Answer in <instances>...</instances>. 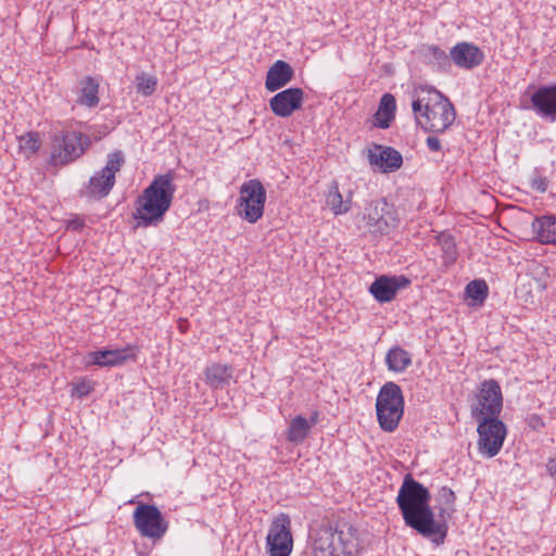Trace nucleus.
I'll use <instances>...</instances> for the list:
<instances>
[{
	"mask_svg": "<svg viewBox=\"0 0 556 556\" xmlns=\"http://www.w3.org/2000/svg\"><path fill=\"white\" fill-rule=\"evenodd\" d=\"M427 102V100L425 98L422 99H416L413 101L412 103V109H413V112L414 114L416 115V118L418 119V114L421 116L424 110H425V104L424 102Z\"/></svg>",
	"mask_w": 556,
	"mask_h": 556,
	"instance_id": "obj_35",
	"label": "nucleus"
},
{
	"mask_svg": "<svg viewBox=\"0 0 556 556\" xmlns=\"http://www.w3.org/2000/svg\"><path fill=\"white\" fill-rule=\"evenodd\" d=\"M376 414L380 428L393 432L404 414V395L395 382H386L376 399Z\"/></svg>",
	"mask_w": 556,
	"mask_h": 556,
	"instance_id": "obj_4",
	"label": "nucleus"
},
{
	"mask_svg": "<svg viewBox=\"0 0 556 556\" xmlns=\"http://www.w3.org/2000/svg\"><path fill=\"white\" fill-rule=\"evenodd\" d=\"M439 498L444 507L440 508V518L437 519L430 506L429 490L410 475L404 477L396 496V504L405 525L422 536L431 539L437 545L443 544L447 534V525L441 518L446 510H454L456 495L450 488L443 486L439 491Z\"/></svg>",
	"mask_w": 556,
	"mask_h": 556,
	"instance_id": "obj_1",
	"label": "nucleus"
},
{
	"mask_svg": "<svg viewBox=\"0 0 556 556\" xmlns=\"http://www.w3.org/2000/svg\"><path fill=\"white\" fill-rule=\"evenodd\" d=\"M239 215L247 222L256 223L264 213L266 190L258 179H250L240 187Z\"/></svg>",
	"mask_w": 556,
	"mask_h": 556,
	"instance_id": "obj_8",
	"label": "nucleus"
},
{
	"mask_svg": "<svg viewBox=\"0 0 556 556\" xmlns=\"http://www.w3.org/2000/svg\"><path fill=\"white\" fill-rule=\"evenodd\" d=\"M269 556H289L293 540L291 534V520L287 514H280L270 525L266 538Z\"/></svg>",
	"mask_w": 556,
	"mask_h": 556,
	"instance_id": "obj_11",
	"label": "nucleus"
},
{
	"mask_svg": "<svg viewBox=\"0 0 556 556\" xmlns=\"http://www.w3.org/2000/svg\"><path fill=\"white\" fill-rule=\"evenodd\" d=\"M156 86L157 78L153 75L141 73L136 76L137 92L144 97L151 96L156 90Z\"/></svg>",
	"mask_w": 556,
	"mask_h": 556,
	"instance_id": "obj_28",
	"label": "nucleus"
},
{
	"mask_svg": "<svg viewBox=\"0 0 556 556\" xmlns=\"http://www.w3.org/2000/svg\"><path fill=\"white\" fill-rule=\"evenodd\" d=\"M90 144V137L81 131L72 129L55 131L51 136L50 164L68 165L84 155Z\"/></svg>",
	"mask_w": 556,
	"mask_h": 556,
	"instance_id": "obj_3",
	"label": "nucleus"
},
{
	"mask_svg": "<svg viewBox=\"0 0 556 556\" xmlns=\"http://www.w3.org/2000/svg\"><path fill=\"white\" fill-rule=\"evenodd\" d=\"M424 55L429 64L444 66L448 62L450 55L445 53L439 46H428L424 49Z\"/></svg>",
	"mask_w": 556,
	"mask_h": 556,
	"instance_id": "obj_30",
	"label": "nucleus"
},
{
	"mask_svg": "<svg viewBox=\"0 0 556 556\" xmlns=\"http://www.w3.org/2000/svg\"><path fill=\"white\" fill-rule=\"evenodd\" d=\"M427 148L432 152H440L442 150L441 140L437 136H428L426 139Z\"/></svg>",
	"mask_w": 556,
	"mask_h": 556,
	"instance_id": "obj_34",
	"label": "nucleus"
},
{
	"mask_svg": "<svg viewBox=\"0 0 556 556\" xmlns=\"http://www.w3.org/2000/svg\"><path fill=\"white\" fill-rule=\"evenodd\" d=\"M534 238L542 244H556V217L543 215L535 217L531 224Z\"/></svg>",
	"mask_w": 556,
	"mask_h": 556,
	"instance_id": "obj_20",
	"label": "nucleus"
},
{
	"mask_svg": "<svg viewBox=\"0 0 556 556\" xmlns=\"http://www.w3.org/2000/svg\"><path fill=\"white\" fill-rule=\"evenodd\" d=\"M478 421V450L486 457L496 456L506 438V426L498 417H481Z\"/></svg>",
	"mask_w": 556,
	"mask_h": 556,
	"instance_id": "obj_10",
	"label": "nucleus"
},
{
	"mask_svg": "<svg viewBox=\"0 0 556 556\" xmlns=\"http://www.w3.org/2000/svg\"><path fill=\"white\" fill-rule=\"evenodd\" d=\"M20 146L25 152L30 154L36 153L40 146V138L38 132H27L26 135L20 138Z\"/></svg>",
	"mask_w": 556,
	"mask_h": 556,
	"instance_id": "obj_31",
	"label": "nucleus"
},
{
	"mask_svg": "<svg viewBox=\"0 0 556 556\" xmlns=\"http://www.w3.org/2000/svg\"><path fill=\"white\" fill-rule=\"evenodd\" d=\"M503 408V395L498 382L494 379L481 382L475 402L471 404V417H498Z\"/></svg>",
	"mask_w": 556,
	"mask_h": 556,
	"instance_id": "obj_9",
	"label": "nucleus"
},
{
	"mask_svg": "<svg viewBox=\"0 0 556 556\" xmlns=\"http://www.w3.org/2000/svg\"><path fill=\"white\" fill-rule=\"evenodd\" d=\"M303 100V89L291 87L276 93L269 100V108L276 116L286 118L302 108Z\"/></svg>",
	"mask_w": 556,
	"mask_h": 556,
	"instance_id": "obj_13",
	"label": "nucleus"
},
{
	"mask_svg": "<svg viewBox=\"0 0 556 556\" xmlns=\"http://www.w3.org/2000/svg\"><path fill=\"white\" fill-rule=\"evenodd\" d=\"M294 77L292 66L282 60L276 61L267 71L265 88L275 92L287 86Z\"/></svg>",
	"mask_w": 556,
	"mask_h": 556,
	"instance_id": "obj_17",
	"label": "nucleus"
},
{
	"mask_svg": "<svg viewBox=\"0 0 556 556\" xmlns=\"http://www.w3.org/2000/svg\"><path fill=\"white\" fill-rule=\"evenodd\" d=\"M90 391L91 387L86 382L79 383L73 389L74 394H78L80 397L88 395Z\"/></svg>",
	"mask_w": 556,
	"mask_h": 556,
	"instance_id": "obj_36",
	"label": "nucleus"
},
{
	"mask_svg": "<svg viewBox=\"0 0 556 556\" xmlns=\"http://www.w3.org/2000/svg\"><path fill=\"white\" fill-rule=\"evenodd\" d=\"M396 101L393 94L384 93L379 102L378 110L375 114L376 126L381 129L390 127L391 122L395 117Z\"/></svg>",
	"mask_w": 556,
	"mask_h": 556,
	"instance_id": "obj_23",
	"label": "nucleus"
},
{
	"mask_svg": "<svg viewBox=\"0 0 556 556\" xmlns=\"http://www.w3.org/2000/svg\"><path fill=\"white\" fill-rule=\"evenodd\" d=\"M88 363L100 367H113L122 365L130 355L127 349L99 350L88 354Z\"/></svg>",
	"mask_w": 556,
	"mask_h": 556,
	"instance_id": "obj_21",
	"label": "nucleus"
},
{
	"mask_svg": "<svg viewBox=\"0 0 556 556\" xmlns=\"http://www.w3.org/2000/svg\"><path fill=\"white\" fill-rule=\"evenodd\" d=\"M369 163L377 166L383 173H390L399 169L403 164L402 154L391 147L374 144L368 150Z\"/></svg>",
	"mask_w": 556,
	"mask_h": 556,
	"instance_id": "obj_15",
	"label": "nucleus"
},
{
	"mask_svg": "<svg viewBox=\"0 0 556 556\" xmlns=\"http://www.w3.org/2000/svg\"><path fill=\"white\" fill-rule=\"evenodd\" d=\"M450 58L456 66L471 70L482 63L484 54L473 43L458 42L451 49Z\"/></svg>",
	"mask_w": 556,
	"mask_h": 556,
	"instance_id": "obj_16",
	"label": "nucleus"
},
{
	"mask_svg": "<svg viewBox=\"0 0 556 556\" xmlns=\"http://www.w3.org/2000/svg\"><path fill=\"white\" fill-rule=\"evenodd\" d=\"M422 91H427L428 99L421 114L425 122H419L421 127L431 132L445 131L455 121L454 105L447 97L434 88L422 89Z\"/></svg>",
	"mask_w": 556,
	"mask_h": 556,
	"instance_id": "obj_5",
	"label": "nucleus"
},
{
	"mask_svg": "<svg viewBox=\"0 0 556 556\" xmlns=\"http://www.w3.org/2000/svg\"><path fill=\"white\" fill-rule=\"evenodd\" d=\"M534 109L543 116L556 121V84L540 87L531 97Z\"/></svg>",
	"mask_w": 556,
	"mask_h": 556,
	"instance_id": "obj_18",
	"label": "nucleus"
},
{
	"mask_svg": "<svg viewBox=\"0 0 556 556\" xmlns=\"http://www.w3.org/2000/svg\"><path fill=\"white\" fill-rule=\"evenodd\" d=\"M309 428L311 426L304 417L296 416L289 426L288 440L293 443L303 442L308 434Z\"/></svg>",
	"mask_w": 556,
	"mask_h": 556,
	"instance_id": "obj_27",
	"label": "nucleus"
},
{
	"mask_svg": "<svg viewBox=\"0 0 556 556\" xmlns=\"http://www.w3.org/2000/svg\"><path fill=\"white\" fill-rule=\"evenodd\" d=\"M134 526L141 536L160 541L168 530V521L153 504L140 503L132 514Z\"/></svg>",
	"mask_w": 556,
	"mask_h": 556,
	"instance_id": "obj_7",
	"label": "nucleus"
},
{
	"mask_svg": "<svg viewBox=\"0 0 556 556\" xmlns=\"http://www.w3.org/2000/svg\"><path fill=\"white\" fill-rule=\"evenodd\" d=\"M99 87V81L93 77L88 76L80 80L78 103L88 108L97 106L100 101Z\"/></svg>",
	"mask_w": 556,
	"mask_h": 556,
	"instance_id": "obj_26",
	"label": "nucleus"
},
{
	"mask_svg": "<svg viewBox=\"0 0 556 556\" xmlns=\"http://www.w3.org/2000/svg\"><path fill=\"white\" fill-rule=\"evenodd\" d=\"M527 424L533 430H540L545 426L543 418L538 414H531L527 418Z\"/></svg>",
	"mask_w": 556,
	"mask_h": 556,
	"instance_id": "obj_33",
	"label": "nucleus"
},
{
	"mask_svg": "<svg viewBox=\"0 0 556 556\" xmlns=\"http://www.w3.org/2000/svg\"><path fill=\"white\" fill-rule=\"evenodd\" d=\"M364 218L372 231L388 235L399 226L400 218L395 207L384 199L370 202L365 208Z\"/></svg>",
	"mask_w": 556,
	"mask_h": 556,
	"instance_id": "obj_12",
	"label": "nucleus"
},
{
	"mask_svg": "<svg viewBox=\"0 0 556 556\" xmlns=\"http://www.w3.org/2000/svg\"><path fill=\"white\" fill-rule=\"evenodd\" d=\"M176 189L170 172L155 176L137 200L134 217L138 225L148 227L162 222L172 205Z\"/></svg>",
	"mask_w": 556,
	"mask_h": 556,
	"instance_id": "obj_2",
	"label": "nucleus"
},
{
	"mask_svg": "<svg viewBox=\"0 0 556 556\" xmlns=\"http://www.w3.org/2000/svg\"><path fill=\"white\" fill-rule=\"evenodd\" d=\"M233 376V368L227 364L213 363L204 370L205 383L211 389H219L229 384Z\"/></svg>",
	"mask_w": 556,
	"mask_h": 556,
	"instance_id": "obj_22",
	"label": "nucleus"
},
{
	"mask_svg": "<svg viewBox=\"0 0 556 556\" xmlns=\"http://www.w3.org/2000/svg\"><path fill=\"white\" fill-rule=\"evenodd\" d=\"M351 193L343 200V197L339 190V185L336 180L329 186L326 203L328 207L333 212L334 215H342L350 211L352 203Z\"/></svg>",
	"mask_w": 556,
	"mask_h": 556,
	"instance_id": "obj_24",
	"label": "nucleus"
},
{
	"mask_svg": "<svg viewBox=\"0 0 556 556\" xmlns=\"http://www.w3.org/2000/svg\"><path fill=\"white\" fill-rule=\"evenodd\" d=\"M84 226V222L81 219H72L70 220L68 223V228L73 229V230H79L81 229Z\"/></svg>",
	"mask_w": 556,
	"mask_h": 556,
	"instance_id": "obj_39",
	"label": "nucleus"
},
{
	"mask_svg": "<svg viewBox=\"0 0 556 556\" xmlns=\"http://www.w3.org/2000/svg\"><path fill=\"white\" fill-rule=\"evenodd\" d=\"M488 292L489 288L484 280H472L466 287L467 296L480 303L485 300Z\"/></svg>",
	"mask_w": 556,
	"mask_h": 556,
	"instance_id": "obj_29",
	"label": "nucleus"
},
{
	"mask_svg": "<svg viewBox=\"0 0 556 556\" xmlns=\"http://www.w3.org/2000/svg\"><path fill=\"white\" fill-rule=\"evenodd\" d=\"M532 187L540 192H545L547 189V181L545 178L534 179L532 182Z\"/></svg>",
	"mask_w": 556,
	"mask_h": 556,
	"instance_id": "obj_37",
	"label": "nucleus"
},
{
	"mask_svg": "<svg viewBox=\"0 0 556 556\" xmlns=\"http://www.w3.org/2000/svg\"><path fill=\"white\" fill-rule=\"evenodd\" d=\"M125 163L124 153L116 150L108 155L105 166L90 177L81 189V197L100 200L105 198L115 185V175Z\"/></svg>",
	"mask_w": 556,
	"mask_h": 556,
	"instance_id": "obj_6",
	"label": "nucleus"
},
{
	"mask_svg": "<svg viewBox=\"0 0 556 556\" xmlns=\"http://www.w3.org/2000/svg\"><path fill=\"white\" fill-rule=\"evenodd\" d=\"M336 533L337 531L329 525L316 530L313 541L314 556H339L334 546Z\"/></svg>",
	"mask_w": 556,
	"mask_h": 556,
	"instance_id": "obj_19",
	"label": "nucleus"
},
{
	"mask_svg": "<svg viewBox=\"0 0 556 556\" xmlns=\"http://www.w3.org/2000/svg\"><path fill=\"white\" fill-rule=\"evenodd\" d=\"M546 469L552 478L556 480V457L549 458L546 464Z\"/></svg>",
	"mask_w": 556,
	"mask_h": 556,
	"instance_id": "obj_38",
	"label": "nucleus"
},
{
	"mask_svg": "<svg viewBox=\"0 0 556 556\" xmlns=\"http://www.w3.org/2000/svg\"><path fill=\"white\" fill-rule=\"evenodd\" d=\"M410 285L405 276H380L370 285L369 291L380 303L392 301L397 291Z\"/></svg>",
	"mask_w": 556,
	"mask_h": 556,
	"instance_id": "obj_14",
	"label": "nucleus"
},
{
	"mask_svg": "<svg viewBox=\"0 0 556 556\" xmlns=\"http://www.w3.org/2000/svg\"><path fill=\"white\" fill-rule=\"evenodd\" d=\"M386 364L389 370L403 372L412 365V356L406 350L395 345L388 351Z\"/></svg>",
	"mask_w": 556,
	"mask_h": 556,
	"instance_id": "obj_25",
	"label": "nucleus"
},
{
	"mask_svg": "<svg viewBox=\"0 0 556 556\" xmlns=\"http://www.w3.org/2000/svg\"><path fill=\"white\" fill-rule=\"evenodd\" d=\"M442 251L446 261L454 262L456 260V244L452 238L447 237L442 241Z\"/></svg>",
	"mask_w": 556,
	"mask_h": 556,
	"instance_id": "obj_32",
	"label": "nucleus"
}]
</instances>
